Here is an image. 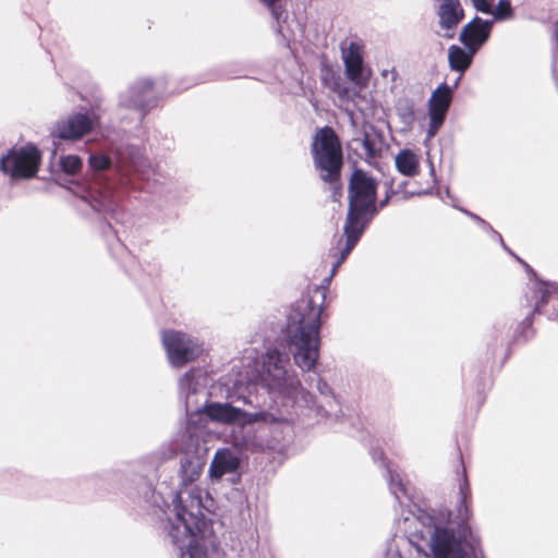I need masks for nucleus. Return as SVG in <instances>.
Returning a JSON list of instances; mask_svg holds the SVG:
<instances>
[{
	"label": "nucleus",
	"mask_w": 558,
	"mask_h": 558,
	"mask_svg": "<svg viewBox=\"0 0 558 558\" xmlns=\"http://www.w3.org/2000/svg\"><path fill=\"white\" fill-rule=\"evenodd\" d=\"M178 449L173 448L172 446L163 447L160 449V461H165L168 459L173 458L177 454Z\"/></svg>",
	"instance_id": "7c9ffc66"
},
{
	"label": "nucleus",
	"mask_w": 558,
	"mask_h": 558,
	"mask_svg": "<svg viewBox=\"0 0 558 558\" xmlns=\"http://www.w3.org/2000/svg\"><path fill=\"white\" fill-rule=\"evenodd\" d=\"M387 476H388V485L391 494L396 497V499L402 504V499H410V494L408 492L407 485L403 482L401 475L387 466Z\"/></svg>",
	"instance_id": "412c9836"
},
{
	"label": "nucleus",
	"mask_w": 558,
	"mask_h": 558,
	"mask_svg": "<svg viewBox=\"0 0 558 558\" xmlns=\"http://www.w3.org/2000/svg\"><path fill=\"white\" fill-rule=\"evenodd\" d=\"M260 359L259 380L270 393L296 407L314 409V397L302 386L296 372L290 365L288 353L270 348Z\"/></svg>",
	"instance_id": "423d86ee"
},
{
	"label": "nucleus",
	"mask_w": 558,
	"mask_h": 558,
	"mask_svg": "<svg viewBox=\"0 0 558 558\" xmlns=\"http://www.w3.org/2000/svg\"><path fill=\"white\" fill-rule=\"evenodd\" d=\"M477 51L472 48H461L451 45L448 49V61L450 69L460 73H464L472 63L473 57Z\"/></svg>",
	"instance_id": "6ab92c4d"
},
{
	"label": "nucleus",
	"mask_w": 558,
	"mask_h": 558,
	"mask_svg": "<svg viewBox=\"0 0 558 558\" xmlns=\"http://www.w3.org/2000/svg\"><path fill=\"white\" fill-rule=\"evenodd\" d=\"M319 293H320V298H322V300L324 301V299H325V293H324V292H319Z\"/></svg>",
	"instance_id": "4c0bfd02"
},
{
	"label": "nucleus",
	"mask_w": 558,
	"mask_h": 558,
	"mask_svg": "<svg viewBox=\"0 0 558 558\" xmlns=\"http://www.w3.org/2000/svg\"><path fill=\"white\" fill-rule=\"evenodd\" d=\"M206 376L202 371H190L180 378L179 393L184 401L185 411L199 412L197 396L203 392Z\"/></svg>",
	"instance_id": "ddd939ff"
},
{
	"label": "nucleus",
	"mask_w": 558,
	"mask_h": 558,
	"mask_svg": "<svg viewBox=\"0 0 558 558\" xmlns=\"http://www.w3.org/2000/svg\"><path fill=\"white\" fill-rule=\"evenodd\" d=\"M342 60L347 77L360 89L366 87L369 74L364 68L360 46L355 43H350L349 47L342 51Z\"/></svg>",
	"instance_id": "2eb2a0df"
},
{
	"label": "nucleus",
	"mask_w": 558,
	"mask_h": 558,
	"mask_svg": "<svg viewBox=\"0 0 558 558\" xmlns=\"http://www.w3.org/2000/svg\"><path fill=\"white\" fill-rule=\"evenodd\" d=\"M386 203H387V199L381 203L380 207L385 206Z\"/></svg>",
	"instance_id": "58836bf2"
},
{
	"label": "nucleus",
	"mask_w": 558,
	"mask_h": 558,
	"mask_svg": "<svg viewBox=\"0 0 558 558\" xmlns=\"http://www.w3.org/2000/svg\"><path fill=\"white\" fill-rule=\"evenodd\" d=\"M376 192L377 182L374 178L362 170H355L352 173L349 184V210L344 225L345 240L340 238L337 247L331 250L335 256L338 253L340 256L333 263L331 275L326 281H330V278L359 242L368 221L376 214Z\"/></svg>",
	"instance_id": "20e7f679"
},
{
	"label": "nucleus",
	"mask_w": 558,
	"mask_h": 558,
	"mask_svg": "<svg viewBox=\"0 0 558 558\" xmlns=\"http://www.w3.org/2000/svg\"><path fill=\"white\" fill-rule=\"evenodd\" d=\"M61 170L69 175L78 173L82 169V159L76 155L61 156L59 159Z\"/></svg>",
	"instance_id": "4be33fe9"
},
{
	"label": "nucleus",
	"mask_w": 558,
	"mask_h": 558,
	"mask_svg": "<svg viewBox=\"0 0 558 558\" xmlns=\"http://www.w3.org/2000/svg\"><path fill=\"white\" fill-rule=\"evenodd\" d=\"M39 150L32 145L12 149L2 157L0 168L13 178H32L37 173L40 162Z\"/></svg>",
	"instance_id": "9d476101"
},
{
	"label": "nucleus",
	"mask_w": 558,
	"mask_h": 558,
	"mask_svg": "<svg viewBox=\"0 0 558 558\" xmlns=\"http://www.w3.org/2000/svg\"><path fill=\"white\" fill-rule=\"evenodd\" d=\"M395 163L401 174L414 177L420 170V156L411 149H402L397 154Z\"/></svg>",
	"instance_id": "aec40b11"
},
{
	"label": "nucleus",
	"mask_w": 558,
	"mask_h": 558,
	"mask_svg": "<svg viewBox=\"0 0 558 558\" xmlns=\"http://www.w3.org/2000/svg\"><path fill=\"white\" fill-rule=\"evenodd\" d=\"M452 98V90L447 84H441L432 94L428 100L429 126L427 138H433L442 125L446 113L449 109Z\"/></svg>",
	"instance_id": "f8f14e48"
},
{
	"label": "nucleus",
	"mask_w": 558,
	"mask_h": 558,
	"mask_svg": "<svg viewBox=\"0 0 558 558\" xmlns=\"http://www.w3.org/2000/svg\"><path fill=\"white\" fill-rule=\"evenodd\" d=\"M437 9L438 23L442 33L439 36L446 39L454 37V31L464 17V11L460 0H439Z\"/></svg>",
	"instance_id": "4468645a"
},
{
	"label": "nucleus",
	"mask_w": 558,
	"mask_h": 558,
	"mask_svg": "<svg viewBox=\"0 0 558 558\" xmlns=\"http://www.w3.org/2000/svg\"><path fill=\"white\" fill-rule=\"evenodd\" d=\"M326 83L328 87L337 95L340 93V89H342V86L344 85L341 77H336L335 75L331 76L330 81L326 80Z\"/></svg>",
	"instance_id": "bb28decb"
},
{
	"label": "nucleus",
	"mask_w": 558,
	"mask_h": 558,
	"mask_svg": "<svg viewBox=\"0 0 558 558\" xmlns=\"http://www.w3.org/2000/svg\"><path fill=\"white\" fill-rule=\"evenodd\" d=\"M471 502V488L463 472L454 509L409 511L398 520L403 535L393 538L386 558H421L422 553L426 558H483L469 524Z\"/></svg>",
	"instance_id": "f257e3e1"
},
{
	"label": "nucleus",
	"mask_w": 558,
	"mask_h": 558,
	"mask_svg": "<svg viewBox=\"0 0 558 558\" xmlns=\"http://www.w3.org/2000/svg\"><path fill=\"white\" fill-rule=\"evenodd\" d=\"M313 154L322 180L331 184L336 197L340 189L342 151L338 137L331 128H323L316 133L313 142Z\"/></svg>",
	"instance_id": "0eeeda50"
},
{
	"label": "nucleus",
	"mask_w": 558,
	"mask_h": 558,
	"mask_svg": "<svg viewBox=\"0 0 558 558\" xmlns=\"http://www.w3.org/2000/svg\"><path fill=\"white\" fill-rule=\"evenodd\" d=\"M493 21L474 17L462 28L459 40L465 48H472L478 51L487 41L492 32Z\"/></svg>",
	"instance_id": "dca6fc26"
},
{
	"label": "nucleus",
	"mask_w": 558,
	"mask_h": 558,
	"mask_svg": "<svg viewBox=\"0 0 558 558\" xmlns=\"http://www.w3.org/2000/svg\"><path fill=\"white\" fill-rule=\"evenodd\" d=\"M323 305L312 299L298 303L288 319V348L294 364L304 373L314 372L319 360Z\"/></svg>",
	"instance_id": "39448f33"
},
{
	"label": "nucleus",
	"mask_w": 558,
	"mask_h": 558,
	"mask_svg": "<svg viewBox=\"0 0 558 558\" xmlns=\"http://www.w3.org/2000/svg\"><path fill=\"white\" fill-rule=\"evenodd\" d=\"M316 411L318 415H323V409L320 407H317Z\"/></svg>",
	"instance_id": "f704fd0d"
},
{
	"label": "nucleus",
	"mask_w": 558,
	"mask_h": 558,
	"mask_svg": "<svg viewBox=\"0 0 558 558\" xmlns=\"http://www.w3.org/2000/svg\"><path fill=\"white\" fill-rule=\"evenodd\" d=\"M462 211H463L464 214H466L468 216H470V217H471L472 219H474L475 221H477L478 223H481L483 227H485V228H487V229L492 230V232H493V233H494V234L499 239V241L501 242V244L505 246L504 241H502V239H501L500 234H498L497 232H495V231L492 229V227L487 225V222H486L485 220H483V219H482L481 217H478L477 215L472 214V213H470V211H468V210L462 209Z\"/></svg>",
	"instance_id": "cd10ccee"
},
{
	"label": "nucleus",
	"mask_w": 558,
	"mask_h": 558,
	"mask_svg": "<svg viewBox=\"0 0 558 558\" xmlns=\"http://www.w3.org/2000/svg\"><path fill=\"white\" fill-rule=\"evenodd\" d=\"M100 116L96 111L87 113H73L58 120L50 129L53 149L52 157L57 156L60 141H77L92 132L99 124Z\"/></svg>",
	"instance_id": "6e6552de"
},
{
	"label": "nucleus",
	"mask_w": 558,
	"mask_h": 558,
	"mask_svg": "<svg viewBox=\"0 0 558 558\" xmlns=\"http://www.w3.org/2000/svg\"><path fill=\"white\" fill-rule=\"evenodd\" d=\"M558 290L557 286L554 283H543L539 282L536 286V292L541 294L539 300L535 304V311L541 312L543 305H545L551 299L554 292Z\"/></svg>",
	"instance_id": "5701e85b"
},
{
	"label": "nucleus",
	"mask_w": 558,
	"mask_h": 558,
	"mask_svg": "<svg viewBox=\"0 0 558 558\" xmlns=\"http://www.w3.org/2000/svg\"><path fill=\"white\" fill-rule=\"evenodd\" d=\"M356 93L353 92L350 87H348L345 84L342 86V89H340V93L338 94L339 98L342 100L351 99Z\"/></svg>",
	"instance_id": "2f4dec72"
},
{
	"label": "nucleus",
	"mask_w": 558,
	"mask_h": 558,
	"mask_svg": "<svg viewBox=\"0 0 558 558\" xmlns=\"http://www.w3.org/2000/svg\"><path fill=\"white\" fill-rule=\"evenodd\" d=\"M492 13L496 19L502 20L508 17L511 14V5L508 0H500L495 11L492 10Z\"/></svg>",
	"instance_id": "b1692460"
},
{
	"label": "nucleus",
	"mask_w": 558,
	"mask_h": 558,
	"mask_svg": "<svg viewBox=\"0 0 558 558\" xmlns=\"http://www.w3.org/2000/svg\"><path fill=\"white\" fill-rule=\"evenodd\" d=\"M326 83L328 87L337 95L340 93V89H342V86L344 85L341 77H336L335 75L331 76L330 81L326 80Z\"/></svg>",
	"instance_id": "a878e982"
},
{
	"label": "nucleus",
	"mask_w": 558,
	"mask_h": 558,
	"mask_svg": "<svg viewBox=\"0 0 558 558\" xmlns=\"http://www.w3.org/2000/svg\"><path fill=\"white\" fill-rule=\"evenodd\" d=\"M240 466V458L230 448L218 449L210 462L208 476L211 481H219L223 475L232 474Z\"/></svg>",
	"instance_id": "f3484780"
},
{
	"label": "nucleus",
	"mask_w": 558,
	"mask_h": 558,
	"mask_svg": "<svg viewBox=\"0 0 558 558\" xmlns=\"http://www.w3.org/2000/svg\"><path fill=\"white\" fill-rule=\"evenodd\" d=\"M81 199L96 211L110 213L116 208V201L110 189L100 183L84 190Z\"/></svg>",
	"instance_id": "a211bd4d"
},
{
	"label": "nucleus",
	"mask_w": 558,
	"mask_h": 558,
	"mask_svg": "<svg viewBox=\"0 0 558 558\" xmlns=\"http://www.w3.org/2000/svg\"><path fill=\"white\" fill-rule=\"evenodd\" d=\"M161 340L170 364L175 367L193 361L202 352L201 343L181 331L166 330L161 335Z\"/></svg>",
	"instance_id": "1a4fd4ad"
},
{
	"label": "nucleus",
	"mask_w": 558,
	"mask_h": 558,
	"mask_svg": "<svg viewBox=\"0 0 558 558\" xmlns=\"http://www.w3.org/2000/svg\"><path fill=\"white\" fill-rule=\"evenodd\" d=\"M317 390L322 396L328 397L331 393V389L327 383H325L319 375H316Z\"/></svg>",
	"instance_id": "c756f323"
},
{
	"label": "nucleus",
	"mask_w": 558,
	"mask_h": 558,
	"mask_svg": "<svg viewBox=\"0 0 558 558\" xmlns=\"http://www.w3.org/2000/svg\"><path fill=\"white\" fill-rule=\"evenodd\" d=\"M409 114H410V116H412V114H413L412 109H409Z\"/></svg>",
	"instance_id": "ea45409f"
},
{
	"label": "nucleus",
	"mask_w": 558,
	"mask_h": 558,
	"mask_svg": "<svg viewBox=\"0 0 558 558\" xmlns=\"http://www.w3.org/2000/svg\"><path fill=\"white\" fill-rule=\"evenodd\" d=\"M109 159L105 156L93 155L89 157V165L95 170H104L109 167Z\"/></svg>",
	"instance_id": "393cba45"
},
{
	"label": "nucleus",
	"mask_w": 558,
	"mask_h": 558,
	"mask_svg": "<svg viewBox=\"0 0 558 558\" xmlns=\"http://www.w3.org/2000/svg\"><path fill=\"white\" fill-rule=\"evenodd\" d=\"M262 3H264L267 8L271 9L272 14L278 17L277 9L275 8V3L277 0H259Z\"/></svg>",
	"instance_id": "72a5a7b5"
},
{
	"label": "nucleus",
	"mask_w": 558,
	"mask_h": 558,
	"mask_svg": "<svg viewBox=\"0 0 558 558\" xmlns=\"http://www.w3.org/2000/svg\"><path fill=\"white\" fill-rule=\"evenodd\" d=\"M203 428L189 422L181 451V486L172 500L163 529L171 542L180 549V558H213L217 546L211 523L204 511L211 512L215 501L194 483L205 466V458L199 453L204 441Z\"/></svg>",
	"instance_id": "f03ea898"
},
{
	"label": "nucleus",
	"mask_w": 558,
	"mask_h": 558,
	"mask_svg": "<svg viewBox=\"0 0 558 558\" xmlns=\"http://www.w3.org/2000/svg\"><path fill=\"white\" fill-rule=\"evenodd\" d=\"M157 104L153 83L150 80H141L134 83L120 96V105L125 108H133L141 112V117Z\"/></svg>",
	"instance_id": "9b49d317"
},
{
	"label": "nucleus",
	"mask_w": 558,
	"mask_h": 558,
	"mask_svg": "<svg viewBox=\"0 0 558 558\" xmlns=\"http://www.w3.org/2000/svg\"><path fill=\"white\" fill-rule=\"evenodd\" d=\"M145 162H146V160H144L140 156L133 157L131 159L132 167L134 168L135 171H141V168L144 166Z\"/></svg>",
	"instance_id": "473e14b6"
},
{
	"label": "nucleus",
	"mask_w": 558,
	"mask_h": 558,
	"mask_svg": "<svg viewBox=\"0 0 558 558\" xmlns=\"http://www.w3.org/2000/svg\"><path fill=\"white\" fill-rule=\"evenodd\" d=\"M202 412L213 422L232 426L231 442L240 450L263 451L272 446L269 426L278 420L267 411L247 412L228 402H209Z\"/></svg>",
	"instance_id": "7ed1b4c3"
},
{
	"label": "nucleus",
	"mask_w": 558,
	"mask_h": 558,
	"mask_svg": "<svg viewBox=\"0 0 558 558\" xmlns=\"http://www.w3.org/2000/svg\"><path fill=\"white\" fill-rule=\"evenodd\" d=\"M388 72H389L388 70L383 71V75H384V76H387V75H388Z\"/></svg>",
	"instance_id": "c9c22d12"
},
{
	"label": "nucleus",
	"mask_w": 558,
	"mask_h": 558,
	"mask_svg": "<svg viewBox=\"0 0 558 558\" xmlns=\"http://www.w3.org/2000/svg\"><path fill=\"white\" fill-rule=\"evenodd\" d=\"M368 145H369L368 141H365V142H364V146H365L367 149H368Z\"/></svg>",
	"instance_id": "e433bc0d"
},
{
	"label": "nucleus",
	"mask_w": 558,
	"mask_h": 558,
	"mask_svg": "<svg viewBox=\"0 0 558 558\" xmlns=\"http://www.w3.org/2000/svg\"><path fill=\"white\" fill-rule=\"evenodd\" d=\"M476 10L483 13H492V5L488 0H472Z\"/></svg>",
	"instance_id": "c85d7f7f"
}]
</instances>
